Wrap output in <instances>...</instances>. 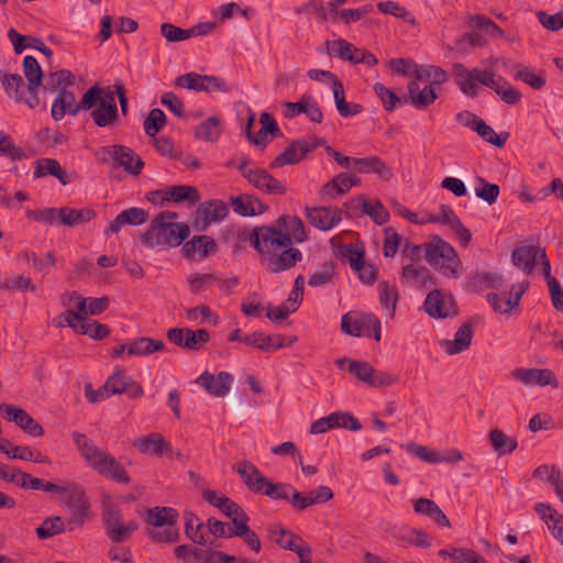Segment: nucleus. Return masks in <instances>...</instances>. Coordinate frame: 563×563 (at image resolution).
Masks as SVG:
<instances>
[{
  "label": "nucleus",
  "instance_id": "1",
  "mask_svg": "<svg viewBox=\"0 0 563 563\" xmlns=\"http://www.w3.org/2000/svg\"><path fill=\"white\" fill-rule=\"evenodd\" d=\"M178 218L176 212L164 211L157 214L148 229L142 234L141 242L150 249L158 246H179L189 235V227L173 222Z\"/></svg>",
  "mask_w": 563,
  "mask_h": 563
},
{
  "label": "nucleus",
  "instance_id": "2",
  "mask_svg": "<svg viewBox=\"0 0 563 563\" xmlns=\"http://www.w3.org/2000/svg\"><path fill=\"white\" fill-rule=\"evenodd\" d=\"M73 439L80 451V455L101 476L111 481L128 485L131 477L124 467L108 452L97 448L84 433L74 432Z\"/></svg>",
  "mask_w": 563,
  "mask_h": 563
},
{
  "label": "nucleus",
  "instance_id": "3",
  "mask_svg": "<svg viewBox=\"0 0 563 563\" xmlns=\"http://www.w3.org/2000/svg\"><path fill=\"white\" fill-rule=\"evenodd\" d=\"M424 258L444 276L459 277L461 261L454 247L439 235L424 243Z\"/></svg>",
  "mask_w": 563,
  "mask_h": 563
},
{
  "label": "nucleus",
  "instance_id": "4",
  "mask_svg": "<svg viewBox=\"0 0 563 563\" xmlns=\"http://www.w3.org/2000/svg\"><path fill=\"white\" fill-rule=\"evenodd\" d=\"M102 90L99 85L90 87L77 102L76 96L73 91L65 88L57 92V97L53 101L51 114L55 121L62 120L66 114L76 117L80 110H90L100 99Z\"/></svg>",
  "mask_w": 563,
  "mask_h": 563
},
{
  "label": "nucleus",
  "instance_id": "5",
  "mask_svg": "<svg viewBox=\"0 0 563 563\" xmlns=\"http://www.w3.org/2000/svg\"><path fill=\"white\" fill-rule=\"evenodd\" d=\"M213 507L231 520V523L213 520V537L220 538L229 531H247L246 522L250 521V517L238 503L224 495L218 496L213 492Z\"/></svg>",
  "mask_w": 563,
  "mask_h": 563
},
{
  "label": "nucleus",
  "instance_id": "6",
  "mask_svg": "<svg viewBox=\"0 0 563 563\" xmlns=\"http://www.w3.org/2000/svg\"><path fill=\"white\" fill-rule=\"evenodd\" d=\"M250 243L261 254L273 255L283 247L291 245L289 233H284L279 225L256 227L249 234Z\"/></svg>",
  "mask_w": 563,
  "mask_h": 563
},
{
  "label": "nucleus",
  "instance_id": "7",
  "mask_svg": "<svg viewBox=\"0 0 563 563\" xmlns=\"http://www.w3.org/2000/svg\"><path fill=\"white\" fill-rule=\"evenodd\" d=\"M307 75L311 80H321V78H327L332 84L335 107L341 117L347 118L356 115L364 110L363 106L360 103L346 102L344 86L333 73L329 70L310 69Z\"/></svg>",
  "mask_w": 563,
  "mask_h": 563
},
{
  "label": "nucleus",
  "instance_id": "8",
  "mask_svg": "<svg viewBox=\"0 0 563 563\" xmlns=\"http://www.w3.org/2000/svg\"><path fill=\"white\" fill-rule=\"evenodd\" d=\"M57 492H49L51 494H68L66 505L73 516L71 521L82 525L87 518L89 510V500L86 497L84 488L74 482H67L65 485L56 484Z\"/></svg>",
  "mask_w": 563,
  "mask_h": 563
},
{
  "label": "nucleus",
  "instance_id": "9",
  "mask_svg": "<svg viewBox=\"0 0 563 563\" xmlns=\"http://www.w3.org/2000/svg\"><path fill=\"white\" fill-rule=\"evenodd\" d=\"M100 99L97 107L91 111L90 117L98 128L113 126L119 122V110L111 87L101 88Z\"/></svg>",
  "mask_w": 563,
  "mask_h": 563
},
{
  "label": "nucleus",
  "instance_id": "10",
  "mask_svg": "<svg viewBox=\"0 0 563 563\" xmlns=\"http://www.w3.org/2000/svg\"><path fill=\"white\" fill-rule=\"evenodd\" d=\"M23 73L26 78V91L31 95L29 97L30 109H35L37 107L46 108V101L42 100L40 97V89L43 85V70L37 62V59L31 55H27L23 58Z\"/></svg>",
  "mask_w": 563,
  "mask_h": 563
},
{
  "label": "nucleus",
  "instance_id": "11",
  "mask_svg": "<svg viewBox=\"0 0 563 563\" xmlns=\"http://www.w3.org/2000/svg\"><path fill=\"white\" fill-rule=\"evenodd\" d=\"M342 332L352 336H371L374 332V339L380 340V321L372 314H364L360 318H353L350 312L343 314L341 319Z\"/></svg>",
  "mask_w": 563,
  "mask_h": 563
},
{
  "label": "nucleus",
  "instance_id": "12",
  "mask_svg": "<svg viewBox=\"0 0 563 563\" xmlns=\"http://www.w3.org/2000/svg\"><path fill=\"white\" fill-rule=\"evenodd\" d=\"M102 154L109 155L117 168L123 167L131 175H139L144 166L142 158L124 145H108L101 148Z\"/></svg>",
  "mask_w": 563,
  "mask_h": 563
},
{
  "label": "nucleus",
  "instance_id": "13",
  "mask_svg": "<svg viewBox=\"0 0 563 563\" xmlns=\"http://www.w3.org/2000/svg\"><path fill=\"white\" fill-rule=\"evenodd\" d=\"M101 518L106 534L112 542L121 543L126 540V529L122 522V514L115 505L111 503L104 504Z\"/></svg>",
  "mask_w": 563,
  "mask_h": 563
},
{
  "label": "nucleus",
  "instance_id": "14",
  "mask_svg": "<svg viewBox=\"0 0 563 563\" xmlns=\"http://www.w3.org/2000/svg\"><path fill=\"white\" fill-rule=\"evenodd\" d=\"M511 377L523 385L552 386L559 387V382L554 373L549 368H523L518 367L511 371Z\"/></svg>",
  "mask_w": 563,
  "mask_h": 563
},
{
  "label": "nucleus",
  "instance_id": "15",
  "mask_svg": "<svg viewBox=\"0 0 563 563\" xmlns=\"http://www.w3.org/2000/svg\"><path fill=\"white\" fill-rule=\"evenodd\" d=\"M153 196H159L161 202H188L194 206L200 201L198 189L189 185H174L164 189L152 191Z\"/></svg>",
  "mask_w": 563,
  "mask_h": 563
},
{
  "label": "nucleus",
  "instance_id": "16",
  "mask_svg": "<svg viewBox=\"0 0 563 563\" xmlns=\"http://www.w3.org/2000/svg\"><path fill=\"white\" fill-rule=\"evenodd\" d=\"M306 216L311 225L328 231L341 221L342 210L330 207H306Z\"/></svg>",
  "mask_w": 563,
  "mask_h": 563
},
{
  "label": "nucleus",
  "instance_id": "17",
  "mask_svg": "<svg viewBox=\"0 0 563 563\" xmlns=\"http://www.w3.org/2000/svg\"><path fill=\"white\" fill-rule=\"evenodd\" d=\"M249 183L266 195L284 196L287 192L286 185L264 168L256 167Z\"/></svg>",
  "mask_w": 563,
  "mask_h": 563
},
{
  "label": "nucleus",
  "instance_id": "18",
  "mask_svg": "<svg viewBox=\"0 0 563 563\" xmlns=\"http://www.w3.org/2000/svg\"><path fill=\"white\" fill-rule=\"evenodd\" d=\"M0 80L10 98H13L16 102L25 103L30 108L29 97L31 95L26 91V85L21 75L0 70Z\"/></svg>",
  "mask_w": 563,
  "mask_h": 563
},
{
  "label": "nucleus",
  "instance_id": "19",
  "mask_svg": "<svg viewBox=\"0 0 563 563\" xmlns=\"http://www.w3.org/2000/svg\"><path fill=\"white\" fill-rule=\"evenodd\" d=\"M284 249L279 254L274 253L266 260V268L269 273L288 271L302 260L300 250L290 245Z\"/></svg>",
  "mask_w": 563,
  "mask_h": 563
},
{
  "label": "nucleus",
  "instance_id": "20",
  "mask_svg": "<svg viewBox=\"0 0 563 563\" xmlns=\"http://www.w3.org/2000/svg\"><path fill=\"white\" fill-rule=\"evenodd\" d=\"M542 251L544 249L533 245L517 246L511 254L512 264L526 274H531Z\"/></svg>",
  "mask_w": 563,
  "mask_h": 563
},
{
  "label": "nucleus",
  "instance_id": "21",
  "mask_svg": "<svg viewBox=\"0 0 563 563\" xmlns=\"http://www.w3.org/2000/svg\"><path fill=\"white\" fill-rule=\"evenodd\" d=\"M413 511L432 520L435 525L443 528H450L451 522L439 505L424 497L412 499Z\"/></svg>",
  "mask_w": 563,
  "mask_h": 563
},
{
  "label": "nucleus",
  "instance_id": "22",
  "mask_svg": "<svg viewBox=\"0 0 563 563\" xmlns=\"http://www.w3.org/2000/svg\"><path fill=\"white\" fill-rule=\"evenodd\" d=\"M133 446L142 454H152L162 456L164 453L170 452L169 443L161 433H150L134 441Z\"/></svg>",
  "mask_w": 563,
  "mask_h": 563
},
{
  "label": "nucleus",
  "instance_id": "23",
  "mask_svg": "<svg viewBox=\"0 0 563 563\" xmlns=\"http://www.w3.org/2000/svg\"><path fill=\"white\" fill-rule=\"evenodd\" d=\"M473 339V324L464 322L455 332L454 340H444L441 345L450 355L459 354L466 351Z\"/></svg>",
  "mask_w": 563,
  "mask_h": 563
},
{
  "label": "nucleus",
  "instance_id": "24",
  "mask_svg": "<svg viewBox=\"0 0 563 563\" xmlns=\"http://www.w3.org/2000/svg\"><path fill=\"white\" fill-rule=\"evenodd\" d=\"M353 167L360 174H376L385 180L393 177V170L378 156H367L362 158H353Z\"/></svg>",
  "mask_w": 563,
  "mask_h": 563
},
{
  "label": "nucleus",
  "instance_id": "25",
  "mask_svg": "<svg viewBox=\"0 0 563 563\" xmlns=\"http://www.w3.org/2000/svg\"><path fill=\"white\" fill-rule=\"evenodd\" d=\"M148 220V213L137 207H132L121 211L113 221L110 222L106 234L108 232L117 233L121 230V228L125 224L129 225H141L144 224Z\"/></svg>",
  "mask_w": 563,
  "mask_h": 563
},
{
  "label": "nucleus",
  "instance_id": "26",
  "mask_svg": "<svg viewBox=\"0 0 563 563\" xmlns=\"http://www.w3.org/2000/svg\"><path fill=\"white\" fill-rule=\"evenodd\" d=\"M302 140H292L288 146L278 154L268 165L269 169H276L286 165H296L306 158L302 154Z\"/></svg>",
  "mask_w": 563,
  "mask_h": 563
},
{
  "label": "nucleus",
  "instance_id": "27",
  "mask_svg": "<svg viewBox=\"0 0 563 563\" xmlns=\"http://www.w3.org/2000/svg\"><path fill=\"white\" fill-rule=\"evenodd\" d=\"M231 206L233 210L243 217H252L257 216L267 210V206H265L261 199L255 196L244 195L239 197L230 198Z\"/></svg>",
  "mask_w": 563,
  "mask_h": 563
},
{
  "label": "nucleus",
  "instance_id": "28",
  "mask_svg": "<svg viewBox=\"0 0 563 563\" xmlns=\"http://www.w3.org/2000/svg\"><path fill=\"white\" fill-rule=\"evenodd\" d=\"M34 167L35 178L51 175L56 177L63 185H67L73 180L55 158H40L34 163Z\"/></svg>",
  "mask_w": 563,
  "mask_h": 563
},
{
  "label": "nucleus",
  "instance_id": "29",
  "mask_svg": "<svg viewBox=\"0 0 563 563\" xmlns=\"http://www.w3.org/2000/svg\"><path fill=\"white\" fill-rule=\"evenodd\" d=\"M423 307L428 314L432 318H448L452 314V302H450L449 307L443 294L439 289H434L427 295ZM454 313L455 311L453 314Z\"/></svg>",
  "mask_w": 563,
  "mask_h": 563
},
{
  "label": "nucleus",
  "instance_id": "30",
  "mask_svg": "<svg viewBox=\"0 0 563 563\" xmlns=\"http://www.w3.org/2000/svg\"><path fill=\"white\" fill-rule=\"evenodd\" d=\"M454 81L461 91L470 97L477 95L476 76L473 69L466 68L463 64L453 65Z\"/></svg>",
  "mask_w": 563,
  "mask_h": 563
},
{
  "label": "nucleus",
  "instance_id": "31",
  "mask_svg": "<svg viewBox=\"0 0 563 563\" xmlns=\"http://www.w3.org/2000/svg\"><path fill=\"white\" fill-rule=\"evenodd\" d=\"M503 278L492 272H477L470 276L467 288L472 291H483L485 289H500L503 287Z\"/></svg>",
  "mask_w": 563,
  "mask_h": 563
},
{
  "label": "nucleus",
  "instance_id": "32",
  "mask_svg": "<svg viewBox=\"0 0 563 563\" xmlns=\"http://www.w3.org/2000/svg\"><path fill=\"white\" fill-rule=\"evenodd\" d=\"M75 81L76 77L70 70L59 69L49 73L41 88L48 92H59L60 90L73 86Z\"/></svg>",
  "mask_w": 563,
  "mask_h": 563
},
{
  "label": "nucleus",
  "instance_id": "33",
  "mask_svg": "<svg viewBox=\"0 0 563 563\" xmlns=\"http://www.w3.org/2000/svg\"><path fill=\"white\" fill-rule=\"evenodd\" d=\"M178 512L170 507H154L146 511L145 521L154 528L175 527Z\"/></svg>",
  "mask_w": 563,
  "mask_h": 563
},
{
  "label": "nucleus",
  "instance_id": "34",
  "mask_svg": "<svg viewBox=\"0 0 563 563\" xmlns=\"http://www.w3.org/2000/svg\"><path fill=\"white\" fill-rule=\"evenodd\" d=\"M408 92L412 106L417 109L428 108L438 98V95L432 85L426 86L423 89H419V86L416 81H410L408 84Z\"/></svg>",
  "mask_w": 563,
  "mask_h": 563
},
{
  "label": "nucleus",
  "instance_id": "35",
  "mask_svg": "<svg viewBox=\"0 0 563 563\" xmlns=\"http://www.w3.org/2000/svg\"><path fill=\"white\" fill-rule=\"evenodd\" d=\"M165 350V344L161 340L147 336H140L129 343V356H146L154 352Z\"/></svg>",
  "mask_w": 563,
  "mask_h": 563
},
{
  "label": "nucleus",
  "instance_id": "36",
  "mask_svg": "<svg viewBox=\"0 0 563 563\" xmlns=\"http://www.w3.org/2000/svg\"><path fill=\"white\" fill-rule=\"evenodd\" d=\"M59 224L76 227L90 221L96 217L95 210L90 208L75 209L69 207L60 208Z\"/></svg>",
  "mask_w": 563,
  "mask_h": 563
},
{
  "label": "nucleus",
  "instance_id": "37",
  "mask_svg": "<svg viewBox=\"0 0 563 563\" xmlns=\"http://www.w3.org/2000/svg\"><path fill=\"white\" fill-rule=\"evenodd\" d=\"M175 85L195 91H206L211 89V76L188 73L176 78Z\"/></svg>",
  "mask_w": 563,
  "mask_h": 563
},
{
  "label": "nucleus",
  "instance_id": "38",
  "mask_svg": "<svg viewBox=\"0 0 563 563\" xmlns=\"http://www.w3.org/2000/svg\"><path fill=\"white\" fill-rule=\"evenodd\" d=\"M402 278L426 289L430 288L432 285H435L427 267L413 264L404 266Z\"/></svg>",
  "mask_w": 563,
  "mask_h": 563
},
{
  "label": "nucleus",
  "instance_id": "39",
  "mask_svg": "<svg viewBox=\"0 0 563 563\" xmlns=\"http://www.w3.org/2000/svg\"><path fill=\"white\" fill-rule=\"evenodd\" d=\"M276 224L279 225L280 230L284 228L285 233H289L291 243H301L307 240L305 225L299 217L282 216L277 219Z\"/></svg>",
  "mask_w": 563,
  "mask_h": 563
},
{
  "label": "nucleus",
  "instance_id": "40",
  "mask_svg": "<svg viewBox=\"0 0 563 563\" xmlns=\"http://www.w3.org/2000/svg\"><path fill=\"white\" fill-rule=\"evenodd\" d=\"M488 438L492 446L499 455L509 454L518 446L517 440L512 437H508L500 429L490 430Z\"/></svg>",
  "mask_w": 563,
  "mask_h": 563
},
{
  "label": "nucleus",
  "instance_id": "41",
  "mask_svg": "<svg viewBox=\"0 0 563 563\" xmlns=\"http://www.w3.org/2000/svg\"><path fill=\"white\" fill-rule=\"evenodd\" d=\"M350 190L347 174L340 173L321 187L320 196L325 200L333 198L335 195L342 196Z\"/></svg>",
  "mask_w": 563,
  "mask_h": 563
},
{
  "label": "nucleus",
  "instance_id": "42",
  "mask_svg": "<svg viewBox=\"0 0 563 563\" xmlns=\"http://www.w3.org/2000/svg\"><path fill=\"white\" fill-rule=\"evenodd\" d=\"M269 538L280 548L290 551L298 542H302V538L300 536L277 525L269 528Z\"/></svg>",
  "mask_w": 563,
  "mask_h": 563
},
{
  "label": "nucleus",
  "instance_id": "43",
  "mask_svg": "<svg viewBox=\"0 0 563 563\" xmlns=\"http://www.w3.org/2000/svg\"><path fill=\"white\" fill-rule=\"evenodd\" d=\"M185 531L188 538L200 545H208L207 544V532L203 530V523L200 522V520L192 514V512H185Z\"/></svg>",
  "mask_w": 563,
  "mask_h": 563
},
{
  "label": "nucleus",
  "instance_id": "44",
  "mask_svg": "<svg viewBox=\"0 0 563 563\" xmlns=\"http://www.w3.org/2000/svg\"><path fill=\"white\" fill-rule=\"evenodd\" d=\"M18 475V482H15V485L23 489L42 490L45 493L58 490L55 483L33 477L31 474L23 471H20Z\"/></svg>",
  "mask_w": 563,
  "mask_h": 563
},
{
  "label": "nucleus",
  "instance_id": "45",
  "mask_svg": "<svg viewBox=\"0 0 563 563\" xmlns=\"http://www.w3.org/2000/svg\"><path fill=\"white\" fill-rule=\"evenodd\" d=\"M377 9L384 14H390L402 21L409 23L410 25H416L417 20L411 12H409L405 7L400 5L398 2L393 0L380 1L377 3Z\"/></svg>",
  "mask_w": 563,
  "mask_h": 563
},
{
  "label": "nucleus",
  "instance_id": "46",
  "mask_svg": "<svg viewBox=\"0 0 563 563\" xmlns=\"http://www.w3.org/2000/svg\"><path fill=\"white\" fill-rule=\"evenodd\" d=\"M209 238L207 235L195 236L184 244L181 252L188 258L203 257L209 253Z\"/></svg>",
  "mask_w": 563,
  "mask_h": 563
},
{
  "label": "nucleus",
  "instance_id": "47",
  "mask_svg": "<svg viewBox=\"0 0 563 563\" xmlns=\"http://www.w3.org/2000/svg\"><path fill=\"white\" fill-rule=\"evenodd\" d=\"M335 277V264L333 261H327L322 264L320 271L309 275L308 285L310 287H321L329 285Z\"/></svg>",
  "mask_w": 563,
  "mask_h": 563
},
{
  "label": "nucleus",
  "instance_id": "48",
  "mask_svg": "<svg viewBox=\"0 0 563 563\" xmlns=\"http://www.w3.org/2000/svg\"><path fill=\"white\" fill-rule=\"evenodd\" d=\"M475 131L485 142H487L496 147H503L509 136L508 132H503L500 134H497L494 131V129L490 125L486 124V122L482 119L476 124Z\"/></svg>",
  "mask_w": 563,
  "mask_h": 563
},
{
  "label": "nucleus",
  "instance_id": "49",
  "mask_svg": "<svg viewBox=\"0 0 563 563\" xmlns=\"http://www.w3.org/2000/svg\"><path fill=\"white\" fill-rule=\"evenodd\" d=\"M65 531L64 521L59 516L46 518L40 527L35 529L36 536L40 540L54 537Z\"/></svg>",
  "mask_w": 563,
  "mask_h": 563
},
{
  "label": "nucleus",
  "instance_id": "50",
  "mask_svg": "<svg viewBox=\"0 0 563 563\" xmlns=\"http://www.w3.org/2000/svg\"><path fill=\"white\" fill-rule=\"evenodd\" d=\"M362 213L371 217V219L378 225L387 223L390 218L389 211L378 199H376L374 203L363 201Z\"/></svg>",
  "mask_w": 563,
  "mask_h": 563
},
{
  "label": "nucleus",
  "instance_id": "51",
  "mask_svg": "<svg viewBox=\"0 0 563 563\" xmlns=\"http://www.w3.org/2000/svg\"><path fill=\"white\" fill-rule=\"evenodd\" d=\"M78 334L88 335L93 340H103L110 335V329L96 320H87L80 323Z\"/></svg>",
  "mask_w": 563,
  "mask_h": 563
},
{
  "label": "nucleus",
  "instance_id": "52",
  "mask_svg": "<svg viewBox=\"0 0 563 563\" xmlns=\"http://www.w3.org/2000/svg\"><path fill=\"white\" fill-rule=\"evenodd\" d=\"M373 89L380 99L384 110L387 112L394 111L398 104L402 103L400 97H398L395 91L386 88L382 82H376Z\"/></svg>",
  "mask_w": 563,
  "mask_h": 563
},
{
  "label": "nucleus",
  "instance_id": "53",
  "mask_svg": "<svg viewBox=\"0 0 563 563\" xmlns=\"http://www.w3.org/2000/svg\"><path fill=\"white\" fill-rule=\"evenodd\" d=\"M476 183L481 185L479 188L475 189L476 197L489 206L494 205L500 192L499 186L497 184L486 181L483 177H477Z\"/></svg>",
  "mask_w": 563,
  "mask_h": 563
},
{
  "label": "nucleus",
  "instance_id": "54",
  "mask_svg": "<svg viewBox=\"0 0 563 563\" xmlns=\"http://www.w3.org/2000/svg\"><path fill=\"white\" fill-rule=\"evenodd\" d=\"M166 115L163 110L155 108L150 111L148 115L144 120L145 133L150 136H155L165 125Z\"/></svg>",
  "mask_w": 563,
  "mask_h": 563
},
{
  "label": "nucleus",
  "instance_id": "55",
  "mask_svg": "<svg viewBox=\"0 0 563 563\" xmlns=\"http://www.w3.org/2000/svg\"><path fill=\"white\" fill-rule=\"evenodd\" d=\"M340 253L343 258L349 261L351 268L354 271L365 261V251L362 245L358 246L352 243L343 245Z\"/></svg>",
  "mask_w": 563,
  "mask_h": 563
},
{
  "label": "nucleus",
  "instance_id": "56",
  "mask_svg": "<svg viewBox=\"0 0 563 563\" xmlns=\"http://www.w3.org/2000/svg\"><path fill=\"white\" fill-rule=\"evenodd\" d=\"M185 350L198 351L210 341V333L206 329L191 330L187 328Z\"/></svg>",
  "mask_w": 563,
  "mask_h": 563
},
{
  "label": "nucleus",
  "instance_id": "57",
  "mask_svg": "<svg viewBox=\"0 0 563 563\" xmlns=\"http://www.w3.org/2000/svg\"><path fill=\"white\" fill-rule=\"evenodd\" d=\"M60 208H45L37 210H26V217L36 222H42L46 224H54L56 222L59 223V213Z\"/></svg>",
  "mask_w": 563,
  "mask_h": 563
},
{
  "label": "nucleus",
  "instance_id": "58",
  "mask_svg": "<svg viewBox=\"0 0 563 563\" xmlns=\"http://www.w3.org/2000/svg\"><path fill=\"white\" fill-rule=\"evenodd\" d=\"M516 79L522 80L533 89H541L545 85V76L542 71L537 74L528 67H521L515 75Z\"/></svg>",
  "mask_w": 563,
  "mask_h": 563
},
{
  "label": "nucleus",
  "instance_id": "59",
  "mask_svg": "<svg viewBox=\"0 0 563 563\" xmlns=\"http://www.w3.org/2000/svg\"><path fill=\"white\" fill-rule=\"evenodd\" d=\"M378 290L380 303L385 308L394 311L398 301L397 288L395 286H390L388 282L383 280L378 284Z\"/></svg>",
  "mask_w": 563,
  "mask_h": 563
},
{
  "label": "nucleus",
  "instance_id": "60",
  "mask_svg": "<svg viewBox=\"0 0 563 563\" xmlns=\"http://www.w3.org/2000/svg\"><path fill=\"white\" fill-rule=\"evenodd\" d=\"M146 534L154 542L173 543L178 540V531L176 527H165L163 530L159 528H147Z\"/></svg>",
  "mask_w": 563,
  "mask_h": 563
},
{
  "label": "nucleus",
  "instance_id": "61",
  "mask_svg": "<svg viewBox=\"0 0 563 563\" xmlns=\"http://www.w3.org/2000/svg\"><path fill=\"white\" fill-rule=\"evenodd\" d=\"M0 155L8 157L12 161H20L25 157L23 148L16 146L10 135L3 134L0 139Z\"/></svg>",
  "mask_w": 563,
  "mask_h": 563
},
{
  "label": "nucleus",
  "instance_id": "62",
  "mask_svg": "<svg viewBox=\"0 0 563 563\" xmlns=\"http://www.w3.org/2000/svg\"><path fill=\"white\" fill-rule=\"evenodd\" d=\"M349 372L369 386L375 368L365 361H350Z\"/></svg>",
  "mask_w": 563,
  "mask_h": 563
},
{
  "label": "nucleus",
  "instance_id": "63",
  "mask_svg": "<svg viewBox=\"0 0 563 563\" xmlns=\"http://www.w3.org/2000/svg\"><path fill=\"white\" fill-rule=\"evenodd\" d=\"M400 538L408 543L427 549L430 547V542L428 541V534L423 530H418L413 528H405L400 531Z\"/></svg>",
  "mask_w": 563,
  "mask_h": 563
},
{
  "label": "nucleus",
  "instance_id": "64",
  "mask_svg": "<svg viewBox=\"0 0 563 563\" xmlns=\"http://www.w3.org/2000/svg\"><path fill=\"white\" fill-rule=\"evenodd\" d=\"M450 558L454 563H486L484 558L466 548L452 549Z\"/></svg>",
  "mask_w": 563,
  "mask_h": 563
}]
</instances>
